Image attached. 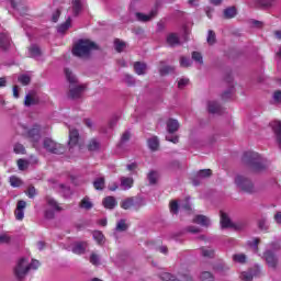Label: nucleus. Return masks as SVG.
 Here are the masks:
<instances>
[{
	"instance_id": "nucleus-1",
	"label": "nucleus",
	"mask_w": 281,
	"mask_h": 281,
	"mask_svg": "<svg viewBox=\"0 0 281 281\" xmlns=\"http://www.w3.org/2000/svg\"><path fill=\"white\" fill-rule=\"evenodd\" d=\"M65 76L66 80L69 82L68 97H70L71 100H78V98H81L82 93H85V85L78 83V78L69 68H65Z\"/></svg>"
},
{
	"instance_id": "nucleus-2",
	"label": "nucleus",
	"mask_w": 281,
	"mask_h": 281,
	"mask_svg": "<svg viewBox=\"0 0 281 281\" xmlns=\"http://www.w3.org/2000/svg\"><path fill=\"white\" fill-rule=\"evenodd\" d=\"M246 164L254 170V172H262L269 168V160L262 158L256 151H248L245 154Z\"/></svg>"
},
{
	"instance_id": "nucleus-3",
	"label": "nucleus",
	"mask_w": 281,
	"mask_h": 281,
	"mask_svg": "<svg viewBox=\"0 0 281 281\" xmlns=\"http://www.w3.org/2000/svg\"><path fill=\"white\" fill-rule=\"evenodd\" d=\"M93 49H98L95 43L89 40H79L72 48V54L78 58H86V56H89Z\"/></svg>"
},
{
	"instance_id": "nucleus-4",
	"label": "nucleus",
	"mask_w": 281,
	"mask_h": 281,
	"mask_svg": "<svg viewBox=\"0 0 281 281\" xmlns=\"http://www.w3.org/2000/svg\"><path fill=\"white\" fill-rule=\"evenodd\" d=\"M234 182L236 188H238V190H240L241 192H246L247 194H254V192H256V187L254 186V182L246 176L237 175L234 179Z\"/></svg>"
},
{
	"instance_id": "nucleus-5",
	"label": "nucleus",
	"mask_w": 281,
	"mask_h": 281,
	"mask_svg": "<svg viewBox=\"0 0 281 281\" xmlns=\"http://www.w3.org/2000/svg\"><path fill=\"white\" fill-rule=\"evenodd\" d=\"M43 147L45 150H47V153H53V155H63L67 150L65 146L52 138H45L43 142Z\"/></svg>"
},
{
	"instance_id": "nucleus-6",
	"label": "nucleus",
	"mask_w": 281,
	"mask_h": 281,
	"mask_svg": "<svg viewBox=\"0 0 281 281\" xmlns=\"http://www.w3.org/2000/svg\"><path fill=\"white\" fill-rule=\"evenodd\" d=\"M29 271H30V259L20 258L14 268L15 278H18V280H23V278L27 276Z\"/></svg>"
},
{
	"instance_id": "nucleus-7",
	"label": "nucleus",
	"mask_w": 281,
	"mask_h": 281,
	"mask_svg": "<svg viewBox=\"0 0 281 281\" xmlns=\"http://www.w3.org/2000/svg\"><path fill=\"white\" fill-rule=\"evenodd\" d=\"M47 209L45 211V218L52 220L56 216V212H60L63 207L53 198H46Z\"/></svg>"
},
{
	"instance_id": "nucleus-8",
	"label": "nucleus",
	"mask_w": 281,
	"mask_h": 281,
	"mask_svg": "<svg viewBox=\"0 0 281 281\" xmlns=\"http://www.w3.org/2000/svg\"><path fill=\"white\" fill-rule=\"evenodd\" d=\"M80 137V134L78 133V130L69 127V146L70 150H80V147L78 146V139Z\"/></svg>"
},
{
	"instance_id": "nucleus-9",
	"label": "nucleus",
	"mask_w": 281,
	"mask_h": 281,
	"mask_svg": "<svg viewBox=\"0 0 281 281\" xmlns=\"http://www.w3.org/2000/svg\"><path fill=\"white\" fill-rule=\"evenodd\" d=\"M29 139L33 143L34 146L38 144L41 140V126L34 125L29 132H27Z\"/></svg>"
},
{
	"instance_id": "nucleus-10",
	"label": "nucleus",
	"mask_w": 281,
	"mask_h": 281,
	"mask_svg": "<svg viewBox=\"0 0 281 281\" xmlns=\"http://www.w3.org/2000/svg\"><path fill=\"white\" fill-rule=\"evenodd\" d=\"M263 258L270 269H276L278 267V257L273 251L266 250L263 254Z\"/></svg>"
},
{
	"instance_id": "nucleus-11",
	"label": "nucleus",
	"mask_w": 281,
	"mask_h": 281,
	"mask_svg": "<svg viewBox=\"0 0 281 281\" xmlns=\"http://www.w3.org/2000/svg\"><path fill=\"white\" fill-rule=\"evenodd\" d=\"M11 8L18 10L20 14H25L27 12V0H9Z\"/></svg>"
},
{
	"instance_id": "nucleus-12",
	"label": "nucleus",
	"mask_w": 281,
	"mask_h": 281,
	"mask_svg": "<svg viewBox=\"0 0 281 281\" xmlns=\"http://www.w3.org/2000/svg\"><path fill=\"white\" fill-rule=\"evenodd\" d=\"M25 207H27V203L25 201H18L14 212L16 221H23V218L25 217V212L23 210H25Z\"/></svg>"
},
{
	"instance_id": "nucleus-13",
	"label": "nucleus",
	"mask_w": 281,
	"mask_h": 281,
	"mask_svg": "<svg viewBox=\"0 0 281 281\" xmlns=\"http://www.w3.org/2000/svg\"><path fill=\"white\" fill-rule=\"evenodd\" d=\"M158 14V10L157 8L153 9L149 14H144V13H136V19L138 21H142L143 23H148V21H153V19H155V16H157Z\"/></svg>"
},
{
	"instance_id": "nucleus-14",
	"label": "nucleus",
	"mask_w": 281,
	"mask_h": 281,
	"mask_svg": "<svg viewBox=\"0 0 281 281\" xmlns=\"http://www.w3.org/2000/svg\"><path fill=\"white\" fill-rule=\"evenodd\" d=\"M87 247H89V244L87 241H76L72 245L71 251L72 254H76L77 256H82L85 251H87Z\"/></svg>"
},
{
	"instance_id": "nucleus-15",
	"label": "nucleus",
	"mask_w": 281,
	"mask_h": 281,
	"mask_svg": "<svg viewBox=\"0 0 281 281\" xmlns=\"http://www.w3.org/2000/svg\"><path fill=\"white\" fill-rule=\"evenodd\" d=\"M38 94L35 91H31L24 98V105L34 106V104H38Z\"/></svg>"
},
{
	"instance_id": "nucleus-16",
	"label": "nucleus",
	"mask_w": 281,
	"mask_h": 281,
	"mask_svg": "<svg viewBox=\"0 0 281 281\" xmlns=\"http://www.w3.org/2000/svg\"><path fill=\"white\" fill-rule=\"evenodd\" d=\"M270 126L277 137V143L279 144V147L281 148V122L273 121L272 123H270Z\"/></svg>"
},
{
	"instance_id": "nucleus-17",
	"label": "nucleus",
	"mask_w": 281,
	"mask_h": 281,
	"mask_svg": "<svg viewBox=\"0 0 281 281\" xmlns=\"http://www.w3.org/2000/svg\"><path fill=\"white\" fill-rule=\"evenodd\" d=\"M161 280L162 281H192V277L186 274L183 277H181V279H177L175 278V276H172L171 273L169 272H165L160 276Z\"/></svg>"
},
{
	"instance_id": "nucleus-18",
	"label": "nucleus",
	"mask_w": 281,
	"mask_h": 281,
	"mask_svg": "<svg viewBox=\"0 0 281 281\" xmlns=\"http://www.w3.org/2000/svg\"><path fill=\"white\" fill-rule=\"evenodd\" d=\"M193 223L201 225V227H210L212 225V221L205 215H195Z\"/></svg>"
},
{
	"instance_id": "nucleus-19",
	"label": "nucleus",
	"mask_w": 281,
	"mask_h": 281,
	"mask_svg": "<svg viewBox=\"0 0 281 281\" xmlns=\"http://www.w3.org/2000/svg\"><path fill=\"white\" fill-rule=\"evenodd\" d=\"M120 181V186L123 190H131V188H133V184L135 183L133 177H121Z\"/></svg>"
},
{
	"instance_id": "nucleus-20",
	"label": "nucleus",
	"mask_w": 281,
	"mask_h": 281,
	"mask_svg": "<svg viewBox=\"0 0 281 281\" xmlns=\"http://www.w3.org/2000/svg\"><path fill=\"white\" fill-rule=\"evenodd\" d=\"M179 121L176 119H169L167 121V132L169 134L177 133V131H179Z\"/></svg>"
},
{
	"instance_id": "nucleus-21",
	"label": "nucleus",
	"mask_w": 281,
	"mask_h": 281,
	"mask_svg": "<svg viewBox=\"0 0 281 281\" xmlns=\"http://www.w3.org/2000/svg\"><path fill=\"white\" fill-rule=\"evenodd\" d=\"M234 222L229 218L226 213L221 214V225L223 229H232Z\"/></svg>"
},
{
	"instance_id": "nucleus-22",
	"label": "nucleus",
	"mask_w": 281,
	"mask_h": 281,
	"mask_svg": "<svg viewBox=\"0 0 281 281\" xmlns=\"http://www.w3.org/2000/svg\"><path fill=\"white\" fill-rule=\"evenodd\" d=\"M209 113H220L221 112V104L215 100H210L206 103Z\"/></svg>"
},
{
	"instance_id": "nucleus-23",
	"label": "nucleus",
	"mask_w": 281,
	"mask_h": 281,
	"mask_svg": "<svg viewBox=\"0 0 281 281\" xmlns=\"http://www.w3.org/2000/svg\"><path fill=\"white\" fill-rule=\"evenodd\" d=\"M102 203L106 210H113L117 205V201L113 196H106Z\"/></svg>"
},
{
	"instance_id": "nucleus-24",
	"label": "nucleus",
	"mask_w": 281,
	"mask_h": 281,
	"mask_svg": "<svg viewBox=\"0 0 281 281\" xmlns=\"http://www.w3.org/2000/svg\"><path fill=\"white\" fill-rule=\"evenodd\" d=\"M147 66L144 63L136 61L134 64V70L137 74V76H144L146 74Z\"/></svg>"
},
{
	"instance_id": "nucleus-25",
	"label": "nucleus",
	"mask_w": 281,
	"mask_h": 281,
	"mask_svg": "<svg viewBox=\"0 0 281 281\" xmlns=\"http://www.w3.org/2000/svg\"><path fill=\"white\" fill-rule=\"evenodd\" d=\"M148 148L150 150H158L159 149V138L157 136H151L147 139Z\"/></svg>"
},
{
	"instance_id": "nucleus-26",
	"label": "nucleus",
	"mask_w": 281,
	"mask_h": 281,
	"mask_svg": "<svg viewBox=\"0 0 281 281\" xmlns=\"http://www.w3.org/2000/svg\"><path fill=\"white\" fill-rule=\"evenodd\" d=\"M10 47V37L8 34L0 33V49H8Z\"/></svg>"
},
{
	"instance_id": "nucleus-27",
	"label": "nucleus",
	"mask_w": 281,
	"mask_h": 281,
	"mask_svg": "<svg viewBox=\"0 0 281 281\" xmlns=\"http://www.w3.org/2000/svg\"><path fill=\"white\" fill-rule=\"evenodd\" d=\"M79 207H81L82 210H91L93 207V202H91V199H89V196H85L81 200Z\"/></svg>"
},
{
	"instance_id": "nucleus-28",
	"label": "nucleus",
	"mask_w": 281,
	"mask_h": 281,
	"mask_svg": "<svg viewBox=\"0 0 281 281\" xmlns=\"http://www.w3.org/2000/svg\"><path fill=\"white\" fill-rule=\"evenodd\" d=\"M167 43L171 47H175V46L179 45V36H177V34H175V33L169 34L167 36Z\"/></svg>"
},
{
	"instance_id": "nucleus-29",
	"label": "nucleus",
	"mask_w": 281,
	"mask_h": 281,
	"mask_svg": "<svg viewBox=\"0 0 281 281\" xmlns=\"http://www.w3.org/2000/svg\"><path fill=\"white\" fill-rule=\"evenodd\" d=\"M82 11V2L80 0H74L72 1V12L75 16H78L80 12Z\"/></svg>"
},
{
	"instance_id": "nucleus-30",
	"label": "nucleus",
	"mask_w": 281,
	"mask_h": 281,
	"mask_svg": "<svg viewBox=\"0 0 281 281\" xmlns=\"http://www.w3.org/2000/svg\"><path fill=\"white\" fill-rule=\"evenodd\" d=\"M69 27H71V18H68L64 24L59 25L57 32L59 34H65L66 31L69 30Z\"/></svg>"
},
{
	"instance_id": "nucleus-31",
	"label": "nucleus",
	"mask_w": 281,
	"mask_h": 281,
	"mask_svg": "<svg viewBox=\"0 0 281 281\" xmlns=\"http://www.w3.org/2000/svg\"><path fill=\"white\" fill-rule=\"evenodd\" d=\"M209 177H212V170L211 169H202L200 170L196 176L195 179H207Z\"/></svg>"
},
{
	"instance_id": "nucleus-32",
	"label": "nucleus",
	"mask_w": 281,
	"mask_h": 281,
	"mask_svg": "<svg viewBox=\"0 0 281 281\" xmlns=\"http://www.w3.org/2000/svg\"><path fill=\"white\" fill-rule=\"evenodd\" d=\"M104 186H105L104 177H99V178L94 179V181H93L94 190H104Z\"/></svg>"
},
{
	"instance_id": "nucleus-33",
	"label": "nucleus",
	"mask_w": 281,
	"mask_h": 281,
	"mask_svg": "<svg viewBox=\"0 0 281 281\" xmlns=\"http://www.w3.org/2000/svg\"><path fill=\"white\" fill-rule=\"evenodd\" d=\"M29 54H30L31 58H38L41 56V48L36 45H32L29 48Z\"/></svg>"
},
{
	"instance_id": "nucleus-34",
	"label": "nucleus",
	"mask_w": 281,
	"mask_h": 281,
	"mask_svg": "<svg viewBox=\"0 0 281 281\" xmlns=\"http://www.w3.org/2000/svg\"><path fill=\"white\" fill-rule=\"evenodd\" d=\"M247 227V222L245 221H238V222H233V226L231 229H235V232H241V229H245Z\"/></svg>"
},
{
	"instance_id": "nucleus-35",
	"label": "nucleus",
	"mask_w": 281,
	"mask_h": 281,
	"mask_svg": "<svg viewBox=\"0 0 281 281\" xmlns=\"http://www.w3.org/2000/svg\"><path fill=\"white\" fill-rule=\"evenodd\" d=\"M233 260L239 265H245L247 262V256L245 254H235L233 255Z\"/></svg>"
},
{
	"instance_id": "nucleus-36",
	"label": "nucleus",
	"mask_w": 281,
	"mask_h": 281,
	"mask_svg": "<svg viewBox=\"0 0 281 281\" xmlns=\"http://www.w3.org/2000/svg\"><path fill=\"white\" fill-rule=\"evenodd\" d=\"M147 179L150 186H155V183H157V180L159 179V173H157V171H150L147 176Z\"/></svg>"
},
{
	"instance_id": "nucleus-37",
	"label": "nucleus",
	"mask_w": 281,
	"mask_h": 281,
	"mask_svg": "<svg viewBox=\"0 0 281 281\" xmlns=\"http://www.w3.org/2000/svg\"><path fill=\"white\" fill-rule=\"evenodd\" d=\"M201 254L203 258H213L214 257V249L207 248V247H202L201 248Z\"/></svg>"
},
{
	"instance_id": "nucleus-38",
	"label": "nucleus",
	"mask_w": 281,
	"mask_h": 281,
	"mask_svg": "<svg viewBox=\"0 0 281 281\" xmlns=\"http://www.w3.org/2000/svg\"><path fill=\"white\" fill-rule=\"evenodd\" d=\"M224 16L225 19H234L236 16V8L229 7L224 10Z\"/></svg>"
},
{
	"instance_id": "nucleus-39",
	"label": "nucleus",
	"mask_w": 281,
	"mask_h": 281,
	"mask_svg": "<svg viewBox=\"0 0 281 281\" xmlns=\"http://www.w3.org/2000/svg\"><path fill=\"white\" fill-rule=\"evenodd\" d=\"M115 229L116 232H126V229H128V224H126V220L119 221Z\"/></svg>"
},
{
	"instance_id": "nucleus-40",
	"label": "nucleus",
	"mask_w": 281,
	"mask_h": 281,
	"mask_svg": "<svg viewBox=\"0 0 281 281\" xmlns=\"http://www.w3.org/2000/svg\"><path fill=\"white\" fill-rule=\"evenodd\" d=\"M200 280L202 281H214V274L210 271H204L200 276Z\"/></svg>"
},
{
	"instance_id": "nucleus-41",
	"label": "nucleus",
	"mask_w": 281,
	"mask_h": 281,
	"mask_svg": "<svg viewBox=\"0 0 281 281\" xmlns=\"http://www.w3.org/2000/svg\"><path fill=\"white\" fill-rule=\"evenodd\" d=\"M100 148V143L98 139L92 138L88 144V150H98Z\"/></svg>"
},
{
	"instance_id": "nucleus-42",
	"label": "nucleus",
	"mask_w": 281,
	"mask_h": 281,
	"mask_svg": "<svg viewBox=\"0 0 281 281\" xmlns=\"http://www.w3.org/2000/svg\"><path fill=\"white\" fill-rule=\"evenodd\" d=\"M180 210H184V212H190L192 210V205L190 204V200L187 199L186 201L179 204Z\"/></svg>"
},
{
	"instance_id": "nucleus-43",
	"label": "nucleus",
	"mask_w": 281,
	"mask_h": 281,
	"mask_svg": "<svg viewBox=\"0 0 281 281\" xmlns=\"http://www.w3.org/2000/svg\"><path fill=\"white\" fill-rule=\"evenodd\" d=\"M94 240H97V243L99 245H102L103 240H104V235L102 234V232L100 231H95L93 234H92Z\"/></svg>"
},
{
	"instance_id": "nucleus-44",
	"label": "nucleus",
	"mask_w": 281,
	"mask_h": 281,
	"mask_svg": "<svg viewBox=\"0 0 281 281\" xmlns=\"http://www.w3.org/2000/svg\"><path fill=\"white\" fill-rule=\"evenodd\" d=\"M123 210H131L133 207V198H128L121 203Z\"/></svg>"
},
{
	"instance_id": "nucleus-45",
	"label": "nucleus",
	"mask_w": 281,
	"mask_h": 281,
	"mask_svg": "<svg viewBox=\"0 0 281 281\" xmlns=\"http://www.w3.org/2000/svg\"><path fill=\"white\" fill-rule=\"evenodd\" d=\"M19 82H21V85L27 86L30 85V82H32V78L29 75H21L18 78Z\"/></svg>"
},
{
	"instance_id": "nucleus-46",
	"label": "nucleus",
	"mask_w": 281,
	"mask_h": 281,
	"mask_svg": "<svg viewBox=\"0 0 281 281\" xmlns=\"http://www.w3.org/2000/svg\"><path fill=\"white\" fill-rule=\"evenodd\" d=\"M114 47H115L116 52H124V48L126 47V43H124L120 40H115Z\"/></svg>"
},
{
	"instance_id": "nucleus-47",
	"label": "nucleus",
	"mask_w": 281,
	"mask_h": 281,
	"mask_svg": "<svg viewBox=\"0 0 281 281\" xmlns=\"http://www.w3.org/2000/svg\"><path fill=\"white\" fill-rule=\"evenodd\" d=\"M192 59L198 63V65H203V55L199 52H193L192 53Z\"/></svg>"
},
{
	"instance_id": "nucleus-48",
	"label": "nucleus",
	"mask_w": 281,
	"mask_h": 281,
	"mask_svg": "<svg viewBox=\"0 0 281 281\" xmlns=\"http://www.w3.org/2000/svg\"><path fill=\"white\" fill-rule=\"evenodd\" d=\"M13 150L15 155H25V147L22 144H15Z\"/></svg>"
},
{
	"instance_id": "nucleus-49",
	"label": "nucleus",
	"mask_w": 281,
	"mask_h": 281,
	"mask_svg": "<svg viewBox=\"0 0 281 281\" xmlns=\"http://www.w3.org/2000/svg\"><path fill=\"white\" fill-rule=\"evenodd\" d=\"M206 41L210 45H214L216 43V33H214V31H209Z\"/></svg>"
},
{
	"instance_id": "nucleus-50",
	"label": "nucleus",
	"mask_w": 281,
	"mask_h": 281,
	"mask_svg": "<svg viewBox=\"0 0 281 281\" xmlns=\"http://www.w3.org/2000/svg\"><path fill=\"white\" fill-rule=\"evenodd\" d=\"M10 183H11L12 188H20V186L23 182L18 177L12 176V177H10Z\"/></svg>"
},
{
	"instance_id": "nucleus-51",
	"label": "nucleus",
	"mask_w": 281,
	"mask_h": 281,
	"mask_svg": "<svg viewBox=\"0 0 281 281\" xmlns=\"http://www.w3.org/2000/svg\"><path fill=\"white\" fill-rule=\"evenodd\" d=\"M188 85H190V79H188V78H180L178 80V89H186V87H188Z\"/></svg>"
},
{
	"instance_id": "nucleus-52",
	"label": "nucleus",
	"mask_w": 281,
	"mask_h": 281,
	"mask_svg": "<svg viewBox=\"0 0 281 281\" xmlns=\"http://www.w3.org/2000/svg\"><path fill=\"white\" fill-rule=\"evenodd\" d=\"M171 71H175V67L172 66H165L159 69L160 76H166L167 74H171Z\"/></svg>"
},
{
	"instance_id": "nucleus-53",
	"label": "nucleus",
	"mask_w": 281,
	"mask_h": 281,
	"mask_svg": "<svg viewBox=\"0 0 281 281\" xmlns=\"http://www.w3.org/2000/svg\"><path fill=\"white\" fill-rule=\"evenodd\" d=\"M248 245L250 247H252L255 252H258V245H260V239L259 238H255V239L248 241Z\"/></svg>"
},
{
	"instance_id": "nucleus-54",
	"label": "nucleus",
	"mask_w": 281,
	"mask_h": 281,
	"mask_svg": "<svg viewBox=\"0 0 281 281\" xmlns=\"http://www.w3.org/2000/svg\"><path fill=\"white\" fill-rule=\"evenodd\" d=\"M259 5H262V8H269L273 5L274 0H256Z\"/></svg>"
},
{
	"instance_id": "nucleus-55",
	"label": "nucleus",
	"mask_w": 281,
	"mask_h": 281,
	"mask_svg": "<svg viewBox=\"0 0 281 281\" xmlns=\"http://www.w3.org/2000/svg\"><path fill=\"white\" fill-rule=\"evenodd\" d=\"M29 165L30 164L27 162V160H24V159H19L18 160L19 170H27Z\"/></svg>"
},
{
	"instance_id": "nucleus-56",
	"label": "nucleus",
	"mask_w": 281,
	"mask_h": 281,
	"mask_svg": "<svg viewBox=\"0 0 281 281\" xmlns=\"http://www.w3.org/2000/svg\"><path fill=\"white\" fill-rule=\"evenodd\" d=\"M25 193L29 196V199H34V196H36V188L31 186L27 188Z\"/></svg>"
},
{
	"instance_id": "nucleus-57",
	"label": "nucleus",
	"mask_w": 281,
	"mask_h": 281,
	"mask_svg": "<svg viewBox=\"0 0 281 281\" xmlns=\"http://www.w3.org/2000/svg\"><path fill=\"white\" fill-rule=\"evenodd\" d=\"M240 280H243V281H251V280H254V274H251V272H243L240 274Z\"/></svg>"
},
{
	"instance_id": "nucleus-58",
	"label": "nucleus",
	"mask_w": 281,
	"mask_h": 281,
	"mask_svg": "<svg viewBox=\"0 0 281 281\" xmlns=\"http://www.w3.org/2000/svg\"><path fill=\"white\" fill-rule=\"evenodd\" d=\"M166 139H167V142H171L172 144H179V136H177V135H172L169 133L166 136Z\"/></svg>"
},
{
	"instance_id": "nucleus-59",
	"label": "nucleus",
	"mask_w": 281,
	"mask_h": 281,
	"mask_svg": "<svg viewBox=\"0 0 281 281\" xmlns=\"http://www.w3.org/2000/svg\"><path fill=\"white\" fill-rule=\"evenodd\" d=\"M10 236L8 234H0V245H8Z\"/></svg>"
},
{
	"instance_id": "nucleus-60",
	"label": "nucleus",
	"mask_w": 281,
	"mask_h": 281,
	"mask_svg": "<svg viewBox=\"0 0 281 281\" xmlns=\"http://www.w3.org/2000/svg\"><path fill=\"white\" fill-rule=\"evenodd\" d=\"M170 211L172 214H177V212H179V203H177V201H172L170 203Z\"/></svg>"
},
{
	"instance_id": "nucleus-61",
	"label": "nucleus",
	"mask_w": 281,
	"mask_h": 281,
	"mask_svg": "<svg viewBox=\"0 0 281 281\" xmlns=\"http://www.w3.org/2000/svg\"><path fill=\"white\" fill-rule=\"evenodd\" d=\"M90 262L91 265H100V256L92 254L90 256Z\"/></svg>"
},
{
	"instance_id": "nucleus-62",
	"label": "nucleus",
	"mask_w": 281,
	"mask_h": 281,
	"mask_svg": "<svg viewBox=\"0 0 281 281\" xmlns=\"http://www.w3.org/2000/svg\"><path fill=\"white\" fill-rule=\"evenodd\" d=\"M180 65L181 67H190V65H192V61L186 57H181Z\"/></svg>"
},
{
	"instance_id": "nucleus-63",
	"label": "nucleus",
	"mask_w": 281,
	"mask_h": 281,
	"mask_svg": "<svg viewBox=\"0 0 281 281\" xmlns=\"http://www.w3.org/2000/svg\"><path fill=\"white\" fill-rule=\"evenodd\" d=\"M124 82H126V85H135V79L131 75H125Z\"/></svg>"
},
{
	"instance_id": "nucleus-64",
	"label": "nucleus",
	"mask_w": 281,
	"mask_h": 281,
	"mask_svg": "<svg viewBox=\"0 0 281 281\" xmlns=\"http://www.w3.org/2000/svg\"><path fill=\"white\" fill-rule=\"evenodd\" d=\"M274 102H281V91H276L273 94Z\"/></svg>"
}]
</instances>
